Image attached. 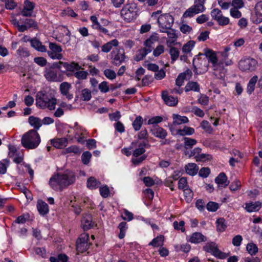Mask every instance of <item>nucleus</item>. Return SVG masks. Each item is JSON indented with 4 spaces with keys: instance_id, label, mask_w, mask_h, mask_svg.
Masks as SVG:
<instances>
[{
    "instance_id": "25",
    "label": "nucleus",
    "mask_w": 262,
    "mask_h": 262,
    "mask_svg": "<svg viewBox=\"0 0 262 262\" xmlns=\"http://www.w3.org/2000/svg\"><path fill=\"white\" fill-rule=\"evenodd\" d=\"M202 12L200 8L196 7L195 5L188 9L183 14L184 17H191L194 15Z\"/></svg>"
},
{
    "instance_id": "63",
    "label": "nucleus",
    "mask_w": 262,
    "mask_h": 262,
    "mask_svg": "<svg viewBox=\"0 0 262 262\" xmlns=\"http://www.w3.org/2000/svg\"><path fill=\"white\" fill-rule=\"evenodd\" d=\"M65 150L67 153L79 154L80 152L79 148L76 145L71 146L67 148Z\"/></svg>"
},
{
    "instance_id": "28",
    "label": "nucleus",
    "mask_w": 262,
    "mask_h": 262,
    "mask_svg": "<svg viewBox=\"0 0 262 262\" xmlns=\"http://www.w3.org/2000/svg\"><path fill=\"white\" fill-rule=\"evenodd\" d=\"M199 167L195 163H189L185 166V170L190 176L195 175L198 171Z\"/></svg>"
},
{
    "instance_id": "44",
    "label": "nucleus",
    "mask_w": 262,
    "mask_h": 262,
    "mask_svg": "<svg viewBox=\"0 0 262 262\" xmlns=\"http://www.w3.org/2000/svg\"><path fill=\"white\" fill-rule=\"evenodd\" d=\"M82 98L83 101H89L91 97V92L88 89H84L81 91Z\"/></svg>"
},
{
    "instance_id": "60",
    "label": "nucleus",
    "mask_w": 262,
    "mask_h": 262,
    "mask_svg": "<svg viewBox=\"0 0 262 262\" xmlns=\"http://www.w3.org/2000/svg\"><path fill=\"white\" fill-rule=\"evenodd\" d=\"M232 6L235 9H241L244 6V3L243 0H233L231 3Z\"/></svg>"
},
{
    "instance_id": "20",
    "label": "nucleus",
    "mask_w": 262,
    "mask_h": 262,
    "mask_svg": "<svg viewBox=\"0 0 262 262\" xmlns=\"http://www.w3.org/2000/svg\"><path fill=\"white\" fill-rule=\"evenodd\" d=\"M29 124L34 127V130L37 131L41 126V120L33 116H30L28 118Z\"/></svg>"
},
{
    "instance_id": "35",
    "label": "nucleus",
    "mask_w": 262,
    "mask_h": 262,
    "mask_svg": "<svg viewBox=\"0 0 262 262\" xmlns=\"http://www.w3.org/2000/svg\"><path fill=\"white\" fill-rule=\"evenodd\" d=\"M255 13L259 23L262 21V2L257 3L255 6Z\"/></svg>"
},
{
    "instance_id": "9",
    "label": "nucleus",
    "mask_w": 262,
    "mask_h": 262,
    "mask_svg": "<svg viewBox=\"0 0 262 262\" xmlns=\"http://www.w3.org/2000/svg\"><path fill=\"white\" fill-rule=\"evenodd\" d=\"M204 249L208 252H210L217 258L220 259H225L228 255L221 251L217 248L215 243L211 242L207 244L204 247Z\"/></svg>"
},
{
    "instance_id": "41",
    "label": "nucleus",
    "mask_w": 262,
    "mask_h": 262,
    "mask_svg": "<svg viewBox=\"0 0 262 262\" xmlns=\"http://www.w3.org/2000/svg\"><path fill=\"white\" fill-rule=\"evenodd\" d=\"M126 223L125 222H121L118 228L120 230V233L119 234V238L122 239L125 236V231L126 230Z\"/></svg>"
},
{
    "instance_id": "34",
    "label": "nucleus",
    "mask_w": 262,
    "mask_h": 262,
    "mask_svg": "<svg viewBox=\"0 0 262 262\" xmlns=\"http://www.w3.org/2000/svg\"><path fill=\"white\" fill-rule=\"evenodd\" d=\"M174 124H181L182 123H187L188 122V119L185 116H181L179 115H173Z\"/></svg>"
},
{
    "instance_id": "58",
    "label": "nucleus",
    "mask_w": 262,
    "mask_h": 262,
    "mask_svg": "<svg viewBox=\"0 0 262 262\" xmlns=\"http://www.w3.org/2000/svg\"><path fill=\"white\" fill-rule=\"evenodd\" d=\"M164 52V47L163 45H159L153 51V55L158 57Z\"/></svg>"
},
{
    "instance_id": "62",
    "label": "nucleus",
    "mask_w": 262,
    "mask_h": 262,
    "mask_svg": "<svg viewBox=\"0 0 262 262\" xmlns=\"http://www.w3.org/2000/svg\"><path fill=\"white\" fill-rule=\"evenodd\" d=\"M88 73L86 71H78L74 73V76L78 79H85Z\"/></svg>"
},
{
    "instance_id": "22",
    "label": "nucleus",
    "mask_w": 262,
    "mask_h": 262,
    "mask_svg": "<svg viewBox=\"0 0 262 262\" xmlns=\"http://www.w3.org/2000/svg\"><path fill=\"white\" fill-rule=\"evenodd\" d=\"M261 206V203L259 202H251L246 204L245 209L248 212H251L258 211Z\"/></svg>"
},
{
    "instance_id": "56",
    "label": "nucleus",
    "mask_w": 262,
    "mask_h": 262,
    "mask_svg": "<svg viewBox=\"0 0 262 262\" xmlns=\"http://www.w3.org/2000/svg\"><path fill=\"white\" fill-rule=\"evenodd\" d=\"M210 173V170L208 167H203L199 171V174L203 178H207Z\"/></svg>"
},
{
    "instance_id": "50",
    "label": "nucleus",
    "mask_w": 262,
    "mask_h": 262,
    "mask_svg": "<svg viewBox=\"0 0 262 262\" xmlns=\"http://www.w3.org/2000/svg\"><path fill=\"white\" fill-rule=\"evenodd\" d=\"M219 204L214 202H209L206 205L207 210L209 211L214 212L219 208Z\"/></svg>"
},
{
    "instance_id": "32",
    "label": "nucleus",
    "mask_w": 262,
    "mask_h": 262,
    "mask_svg": "<svg viewBox=\"0 0 262 262\" xmlns=\"http://www.w3.org/2000/svg\"><path fill=\"white\" fill-rule=\"evenodd\" d=\"M149 53H150V50H146L144 48L140 50H139L137 52V54L134 58V59L137 61L142 60Z\"/></svg>"
},
{
    "instance_id": "45",
    "label": "nucleus",
    "mask_w": 262,
    "mask_h": 262,
    "mask_svg": "<svg viewBox=\"0 0 262 262\" xmlns=\"http://www.w3.org/2000/svg\"><path fill=\"white\" fill-rule=\"evenodd\" d=\"M211 15L212 17L217 22L220 18L223 15L220 10L217 8H215L211 11Z\"/></svg>"
},
{
    "instance_id": "21",
    "label": "nucleus",
    "mask_w": 262,
    "mask_h": 262,
    "mask_svg": "<svg viewBox=\"0 0 262 262\" xmlns=\"http://www.w3.org/2000/svg\"><path fill=\"white\" fill-rule=\"evenodd\" d=\"M206 240V237L200 232L193 233L189 239V241L192 243H200Z\"/></svg>"
},
{
    "instance_id": "16",
    "label": "nucleus",
    "mask_w": 262,
    "mask_h": 262,
    "mask_svg": "<svg viewBox=\"0 0 262 262\" xmlns=\"http://www.w3.org/2000/svg\"><path fill=\"white\" fill-rule=\"evenodd\" d=\"M199 55H205L206 58L208 59L209 62H210L212 64H215L217 61H218L215 52L211 49H204V53L200 54Z\"/></svg>"
},
{
    "instance_id": "54",
    "label": "nucleus",
    "mask_w": 262,
    "mask_h": 262,
    "mask_svg": "<svg viewBox=\"0 0 262 262\" xmlns=\"http://www.w3.org/2000/svg\"><path fill=\"white\" fill-rule=\"evenodd\" d=\"M104 75L108 79L113 80L116 77V73L112 70L106 69L104 71Z\"/></svg>"
},
{
    "instance_id": "31",
    "label": "nucleus",
    "mask_w": 262,
    "mask_h": 262,
    "mask_svg": "<svg viewBox=\"0 0 262 262\" xmlns=\"http://www.w3.org/2000/svg\"><path fill=\"white\" fill-rule=\"evenodd\" d=\"M100 185V182L93 177L89 178L87 180V187L90 189H96L98 188Z\"/></svg>"
},
{
    "instance_id": "57",
    "label": "nucleus",
    "mask_w": 262,
    "mask_h": 262,
    "mask_svg": "<svg viewBox=\"0 0 262 262\" xmlns=\"http://www.w3.org/2000/svg\"><path fill=\"white\" fill-rule=\"evenodd\" d=\"M90 19L93 23V24L92 25V27L93 29H98V28H100V27L101 26L100 23L98 22L97 18L95 15H92L90 17Z\"/></svg>"
},
{
    "instance_id": "15",
    "label": "nucleus",
    "mask_w": 262,
    "mask_h": 262,
    "mask_svg": "<svg viewBox=\"0 0 262 262\" xmlns=\"http://www.w3.org/2000/svg\"><path fill=\"white\" fill-rule=\"evenodd\" d=\"M81 224L84 231L88 230L93 227L92 217L90 214H85L82 217Z\"/></svg>"
},
{
    "instance_id": "49",
    "label": "nucleus",
    "mask_w": 262,
    "mask_h": 262,
    "mask_svg": "<svg viewBox=\"0 0 262 262\" xmlns=\"http://www.w3.org/2000/svg\"><path fill=\"white\" fill-rule=\"evenodd\" d=\"M196 161H205L212 159V156L209 154H200L195 156Z\"/></svg>"
},
{
    "instance_id": "1",
    "label": "nucleus",
    "mask_w": 262,
    "mask_h": 262,
    "mask_svg": "<svg viewBox=\"0 0 262 262\" xmlns=\"http://www.w3.org/2000/svg\"><path fill=\"white\" fill-rule=\"evenodd\" d=\"M75 180L74 173L66 171L63 173H57L50 179L49 185L55 190L62 191L70 185L73 184Z\"/></svg>"
},
{
    "instance_id": "27",
    "label": "nucleus",
    "mask_w": 262,
    "mask_h": 262,
    "mask_svg": "<svg viewBox=\"0 0 262 262\" xmlns=\"http://www.w3.org/2000/svg\"><path fill=\"white\" fill-rule=\"evenodd\" d=\"M215 182L218 184L219 187L221 185H224V187H226L229 182H227V178L225 173L221 172L215 179Z\"/></svg>"
},
{
    "instance_id": "29",
    "label": "nucleus",
    "mask_w": 262,
    "mask_h": 262,
    "mask_svg": "<svg viewBox=\"0 0 262 262\" xmlns=\"http://www.w3.org/2000/svg\"><path fill=\"white\" fill-rule=\"evenodd\" d=\"M190 91L194 92H199L200 85L196 82L189 81L188 82L185 87V91L188 92Z\"/></svg>"
},
{
    "instance_id": "17",
    "label": "nucleus",
    "mask_w": 262,
    "mask_h": 262,
    "mask_svg": "<svg viewBox=\"0 0 262 262\" xmlns=\"http://www.w3.org/2000/svg\"><path fill=\"white\" fill-rule=\"evenodd\" d=\"M164 33H166L168 37V39L167 40V44L173 43L178 37V34L176 33V30L171 28L166 29Z\"/></svg>"
},
{
    "instance_id": "40",
    "label": "nucleus",
    "mask_w": 262,
    "mask_h": 262,
    "mask_svg": "<svg viewBox=\"0 0 262 262\" xmlns=\"http://www.w3.org/2000/svg\"><path fill=\"white\" fill-rule=\"evenodd\" d=\"M195 43V41L193 40H190L187 42L182 48L183 52L185 53H189L194 46Z\"/></svg>"
},
{
    "instance_id": "39",
    "label": "nucleus",
    "mask_w": 262,
    "mask_h": 262,
    "mask_svg": "<svg viewBox=\"0 0 262 262\" xmlns=\"http://www.w3.org/2000/svg\"><path fill=\"white\" fill-rule=\"evenodd\" d=\"M217 230L219 232H223L226 228L225 220L223 218H220L217 220L216 222Z\"/></svg>"
},
{
    "instance_id": "2",
    "label": "nucleus",
    "mask_w": 262,
    "mask_h": 262,
    "mask_svg": "<svg viewBox=\"0 0 262 262\" xmlns=\"http://www.w3.org/2000/svg\"><path fill=\"white\" fill-rule=\"evenodd\" d=\"M56 103V99L49 96L45 91H40L37 93L36 105L37 107L42 109L48 108L52 111L55 110Z\"/></svg>"
},
{
    "instance_id": "13",
    "label": "nucleus",
    "mask_w": 262,
    "mask_h": 262,
    "mask_svg": "<svg viewBox=\"0 0 262 262\" xmlns=\"http://www.w3.org/2000/svg\"><path fill=\"white\" fill-rule=\"evenodd\" d=\"M151 134L156 137L164 139L167 136L166 131L158 125H154L150 129Z\"/></svg>"
},
{
    "instance_id": "24",
    "label": "nucleus",
    "mask_w": 262,
    "mask_h": 262,
    "mask_svg": "<svg viewBox=\"0 0 262 262\" xmlns=\"http://www.w3.org/2000/svg\"><path fill=\"white\" fill-rule=\"evenodd\" d=\"M118 43L119 42L118 40L116 39L111 40L102 46V51L104 53H108L111 50L113 47H117L118 45Z\"/></svg>"
},
{
    "instance_id": "46",
    "label": "nucleus",
    "mask_w": 262,
    "mask_h": 262,
    "mask_svg": "<svg viewBox=\"0 0 262 262\" xmlns=\"http://www.w3.org/2000/svg\"><path fill=\"white\" fill-rule=\"evenodd\" d=\"M71 85L67 82H62L60 85V91L62 95H66L69 92Z\"/></svg>"
},
{
    "instance_id": "3",
    "label": "nucleus",
    "mask_w": 262,
    "mask_h": 262,
    "mask_svg": "<svg viewBox=\"0 0 262 262\" xmlns=\"http://www.w3.org/2000/svg\"><path fill=\"white\" fill-rule=\"evenodd\" d=\"M40 141V137L37 132L34 129H30L23 135L21 143L26 149H33L38 147Z\"/></svg>"
},
{
    "instance_id": "19",
    "label": "nucleus",
    "mask_w": 262,
    "mask_h": 262,
    "mask_svg": "<svg viewBox=\"0 0 262 262\" xmlns=\"http://www.w3.org/2000/svg\"><path fill=\"white\" fill-rule=\"evenodd\" d=\"M52 145L57 148H62L68 144V140L66 138H58L51 140Z\"/></svg>"
},
{
    "instance_id": "36",
    "label": "nucleus",
    "mask_w": 262,
    "mask_h": 262,
    "mask_svg": "<svg viewBox=\"0 0 262 262\" xmlns=\"http://www.w3.org/2000/svg\"><path fill=\"white\" fill-rule=\"evenodd\" d=\"M163 241L164 236L160 235L153 239L152 241L149 243V245H152L155 247L162 246L163 244Z\"/></svg>"
},
{
    "instance_id": "53",
    "label": "nucleus",
    "mask_w": 262,
    "mask_h": 262,
    "mask_svg": "<svg viewBox=\"0 0 262 262\" xmlns=\"http://www.w3.org/2000/svg\"><path fill=\"white\" fill-rule=\"evenodd\" d=\"M186 78V74L185 73H181L179 75L176 80V84L180 87L184 83V80Z\"/></svg>"
},
{
    "instance_id": "14",
    "label": "nucleus",
    "mask_w": 262,
    "mask_h": 262,
    "mask_svg": "<svg viewBox=\"0 0 262 262\" xmlns=\"http://www.w3.org/2000/svg\"><path fill=\"white\" fill-rule=\"evenodd\" d=\"M44 76L47 80L49 81H57V72L53 68H46Z\"/></svg>"
},
{
    "instance_id": "55",
    "label": "nucleus",
    "mask_w": 262,
    "mask_h": 262,
    "mask_svg": "<svg viewBox=\"0 0 262 262\" xmlns=\"http://www.w3.org/2000/svg\"><path fill=\"white\" fill-rule=\"evenodd\" d=\"M34 61L41 67L45 66L47 63V60L42 57H37L34 58Z\"/></svg>"
},
{
    "instance_id": "48",
    "label": "nucleus",
    "mask_w": 262,
    "mask_h": 262,
    "mask_svg": "<svg viewBox=\"0 0 262 262\" xmlns=\"http://www.w3.org/2000/svg\"><path fill=\"white\" fill-rule=\"evenodd\" d=\"M173 227L174 229L177 230H181L182 232H184L185 231V222L183 221H180L178 223L177 221H174L173 223Z\"/></svg>"
},
{
    "instance_id": "26",
    "label": "nucleus",
    "mask_w": 262,
    "mask_h": 262,
    "mask_svg": "<svg viewBox=\"0 0 262 262\" xmlns=\"http://www.w3.org/2000/svg\"><path fill=\"white\" fill-rule=\"evenodd\" d=\"M30 42L31 46L37 51L42 52H46V47L42 45V43L37 39H31Z\"/></svg>"
},
{
    "instance_id": "61",
    "label": "nucleus",
    "mask_w": 262,
    "mask_h": 262,
    "mask_svg": "<svg viewBox=\"0 0 262 262\" xmlns=\"http://www.w3.org/2000/svg\"><path fill=\"white\" fill-rule=\"evenodd\" d=\"M99 190L100 194L102 197L106 198L108 196L110 190L107 186L100 187Z\"/></svg>"
},
{
    "instance_id": "30",
    "label": "nucleus",
    "mask_w": 262,
    "mask_h": 262,
    "mask_svg": "<svg viewBox=\"0 0 262 262\" xmlns=\"http://www.w3.org/2000/svg\"><path fill=\"white\" fill-rule=\"evenodd\" d=\"M257 80L258 76L256 75L254 76L250 79L247 87V92L249 94H251L254 91Z\"/></svg>"
},
{
    "instance_id": "6",
    "label": "nucleus",
    "mask_w": 262,
    "mask_h": 262,
    "mask_svg": "<svg viewBox=\"0 0 262 262\" xmlns=\"http://www.w3.org/2000/svg\"><path fill=\"white\" fill-rule=\"evenodd\" d=\"M257 65V61L251 58L242 59L238 63L239 69L244 72H252L255 71Z\"/></svg>"
},
{
    "instance_id": "38",
    "label": "nucleus",
    "mask_w": 262,
    "mask_h": 262,
    "mask_svg": "<svg viewBox=\"0 0 262 262\" xmlns=\"http://www.w3.org/2000/svg\"><path fill=\"white\" fill-rule=\"evenodd\" d=\"M184 140V146L186 149L191 148L197 143V141L195 139L188 137H185Z\"/></svg>"
},
{
    "instance_id": "52",
    "label": "nucleus",
    "mask_w": 262,
    "mask_h": 262,
    "mask_svg": "<svg viewBox=\"0 0 262 262\" xmlns=\"http://www.w3.org/2000/svg\"><path fill=\"white\" fill-rule=\"evenodd\" d=\"M23 22L25 24L28 29L30 28H37V24L32 19L27 18Z\"/></svg>"
},
{
    "instance_id": "4",
    "label": "nucleus",
    "mask_w": 262,
    "mask_h": 262,
    "mask_svg": "<svg viewBox=\"0 0 262 262\" xmlns=\"http://www.w3.org/2000/svg\"><path fill=\"white\" fill-rule=\"evenodd\" d=\"M120 15L125 22L132 21L137 15L136 6L133 4L125 5L121 10Z\"/></svg>"
},
{
    "instance_id": "12",
    "label": "nucleus",
    "mask_w": 262,
    "mask_h": 262,
    "mask_svg": "<svg viewBox=\"0 0 262 262\" xmlns=\"http://www.w3.org/2000/svg\"><path fill=\"white\" fill-rule=\"evenodd\" d=\"M162 97L165 103L169 106H176L178 102L177 98L168 96V92L167 91L162 92Z\"/></svg>"
},
{
    "instance_id": "42",
    "label": "nucleus",
    "mask_w": 262,
    "mask_h": 262,
    "mask_svg": "<svg viewBox=\"0 0 262 262\" xmlns=\"http://www.w3.org/2000/svg\"><path fill=\"white\" fill-rule=\"evenodd\" d=\"M143 123V119L142 117L138 116L136 117L135 120L133 123V126L134 129L136 131L139 130Z\"/></svg>"
},
{
    "instance_id": "7",
    "label": "nucleus",
    "mask_w": 262,
    "mask_h": 262,
    "mask_svg": "<svg viewBox=\"0 0 262 262\" xmlns=\"http://www.w3.org/2000/svg\"><path fill=\"white\" fill-rule=\"evenodd\" d=\"M89 238V234L86 233L81 234L76 241V249L77 251L83 253L89 249L90 245V243L88 242Z\"/></svg>"
},
{
    "instance_id": "47",
    "label": "nucleus",
    "mask_w": 262,
    "mask_h": 262,
    "mask_svg": "<svg viewBox=\"0 0 262 262\" xmlns=\"http://www.w3.org/2000/svg\"><path fill=\"white\" fill-rule=\"evenodd\" d=\"M92 157V154L90 151H86L83 152L81 156V159L84 164H88Z\"/></svg>"
},
{
    "instance_id": "37",
    "label": "nucleus",
    "mask_w": 262,
    "mask_h": 262,
    "mask_svg": "<svg viewBox=\"0 0 262 262\" xmlns=\"http://www.w3.org/2000/svg\"><path fill=\"white\" fill-rule=\"evenodd\" d=\"M246 249H247V251L248 252V253L251 255H255L257 253L258 250V249L257 246L253 243H248L247 245Z\"/></svg>"
},
{
    "instance_id": "23",
    "label": "nucleus",
    "mask_w": 262,
    "mask_h": 262,
    "mask_svg": "<svg viewBox=\"0 0 262 262\" xmlns=\"http://www.w3.org/2000/svg\"><path fill=\"white\" fill-rule=\"evenodd\" d=\"M38 212L41 215H44L49 212L48 204L42 200H38L37 204Z\"/></svg>"
},
{
    "instance_id": "8",
    "label": "nucleus",
    "mask_w": 262,
    "mask_h": 262,
    "mask_svg": "<svg viewBox=\"0 0 262 262\" xmlns=\"http://www.w3.org/2000/svg\"><path fill=\"white\" fill-rule=\"evenodd\" d=\"M112 63L117 66H120L125 61L126 56L123 49H114L111 53Z\"/></svg>"
},
{
    "instance_id": "43",
    "label": "nucleus",
    "mask_w": 262,
    "mask_h": 262,
    "mask_svg": "<svg viewBox=\"0 0 262 262\" xmlns=\"http://www.w3.org/2000/svg\"><path fill=\"white\" fill-rule=\"evenodd\" d=\"M169 54L172 62L176 60L179 56V51L175 47H171L169 50Z\"/></svg>"
},
{
    "instance_id": "18",
    "label": "nucleus",
    "mask_w": 262,
    "mask_h": 262,
    "mask_svg": "<svg viewBox=\"0 0 262 262\" xmlns=\"http://www.w3.org/2000/svg\"><path fill=\"white\" fill-rule=\"evenodd\" d=\"M150 145L148 143L143 142L139 144L138 148L136 149L133 152V156L137 157L145 152V148H149Z\"/></svg>"
},
{
    "instance_id": "5",
    "label": "nucleus",
    "mask_w": 262,
    "mask_h": 262,
    "mask_svg": "<svg viewBox=\"0 0 262 262\" xmlns=\"http://www.w3.org/2000/svg\"><path fill=\"white\" fill-rule=\"evenodd\" d=\"M158 23L160 27V31L165 32L166 29H170L172 27L173 18L169 14H162L158 17Z\"/></svg>"
},
{
    "instance_id": "59",
    "label": "nucleus",
    "mask_w": 262,
    "mask_h": 262,
    "mask_svg": "<svg viewBox=\"0 0 262 262\" xmlns=\"http://www.w3.org/2000/svg\"><path fill=\"white\" fill-rule=\"evenodd\" d=\"M99 89L102 93H106L109 91L108 83L106 81L101 82L98 85Z\"/></svg>"
},
{
    "instance_id": "33",
    "label": "nucleus",
    "mask_w": 262,
    "mask_h": 262,
    "mask_svg": "<svg viewBox=\"0 0 262 262\" xmlns=\"http://www.w3.org/2000/svg\"><path fill=\"white\" fill-rule=\"evenodd\" d=\"M194 133V129L190 127L184 126L183 129H179L177 130V134L180 136L191 135Z\"/></svg>"
},
{
    "instance_id": "11",
    "label": "nucleus",
    "mask_w": 262,
    "mask_h": 262,
    "mask_svg": "<svg viewBox=\"0 0 262 262\" xmlns=\"http://www.w3.org/2000/svg\"><path fill=\"white\" fill-rule=\"evenodd\" d=\"M159 37L157 33H154L151 35L148 38H147L144 42V46H145L144 48L146 50H150V52H151L154 49L155 43L159 40Z\"/></svg>"
},
{
    "instance_id": "10",
    "label": "nucleus",
    "mask_w": 262,
    "mask_h": 262,
    "mask_svg": "<svg viewBox=\"0 0 262 262\" xmlns=\"http://www.w3.org/2000/svg\"><path fill=\"white\" fill-rule=\"evenodd\" d=\"M49 49L50 50L47 52L49 56L52 59H62L63 56L61 54L62 49L60 46L58 45L56 43L50 42Z\"/></svg>"
},
{
    "instance_id": "64",
    "label": "nucleus",
    "mask_w": 262,
    "mask_h": 262,
    "mask_svg": "<svg viewBox=\"0 0 262 262\" xmlns=\"http://www.w3.org/2000/svg\"><path fill=\"white\" fill-rule=\"evenodd\" d=\"M242 240V236L240 235H237L233 238L232 243L234 246L238 247L241 245Z\"/></svg>"
},
{
    "instance_id": "51",
    "label": "nucleus",
    "mask_w": 262,
    "mask_h": 262,
    "mask_svg": "<svg viewBox=\"0 0 262 262\" xmlns=\"http://www.w3.org/2000/svg\"><path fill=\"white\" fill-rule=\"evenodd\" d=\"M201 126L206 132L210 134L212 133V128L207 121L204 120L201 123Z\"/></svg>"
}]
</instances>
